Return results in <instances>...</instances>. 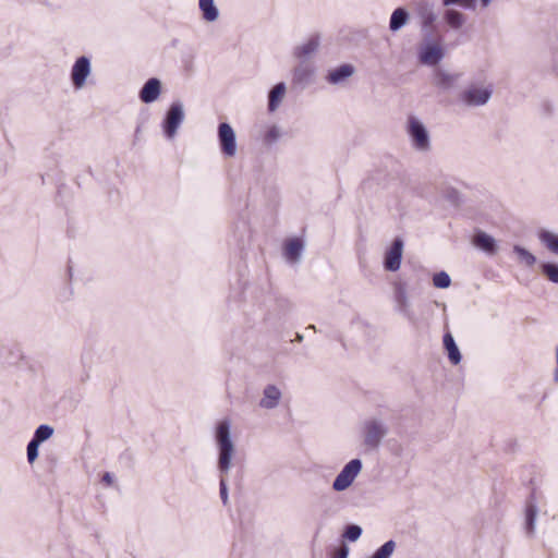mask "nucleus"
<instances>
[{"instance_id": "1", "label": "nucleus", "mask_w": 558, "mask_h": 558, "mask_svg": "<svg viewBox=\"0 0 558 558\" xmlns=\"http://www.w3.org/2000/svg\"><path fill=\"white\" fill-rule=\"evenodd\" d=\"M215 440L218 449V470L222 475L227 474L232 466V458L235 453V446L231 439V422L227 418L217 423Z\"/></svg>"}, {"instance_id": "6", "label": "nucleus", "mask_w": 558, "mask_h": 558, "mask_svg": "<svg viewBox=\"0 0 558 558\" xmlns=\"http://www.w3.org/2000/svg\"><path fill=\"white\" fill-rule=\"evenodd\" d=\"M408 134L411 138V144L414 149L418 151H427L430 148L429 134L424 124L415 117H410L408 120Z\"/></svg>"}, {"instance_id": "14", "label": "nucleus", "mask_w": 558, "mask_h": 558, "mask_svg": "<svg viewBox=\"0 0 558 558\" xmlns=\"http://www.w3.org/2000/svg\"><path fill=\"white\" fill-rule=\"evenodd\" d=\"M354 66L351 64H342L336 69H332L328 72L326 80L328 83L332 85H338L347 81L354 74Z\"/></svg>"}, {"instance_id": "25", "label": "nucleus", "mask_w": 558, "mask_h": 558, "mask_svg": "<svg viewBox=\"0 0 558 558\" xmlns=\"http://www.w3.org/2000/svg\"><path fill=\"white\" fill-rule=\"evenodd\" d=\"M458 80V75L437 70L434 76V84L442 89H450Z\"/></svg>"}, {"instance_id": "36", "label": "nucleus", "mask_w": 558, "mask_h": 558, "mask_svg": "<svg viewBox=\"0 0 558 558\" xmlns=\"http://www.w3.org/2000/svg\"><path fill=\"white\" fill-rule=\"evenodd\" d=\"M39 445H40V442H38L37 440H35L33 438L28 442V445H27V460H28L29 463H33L37 459Z\"/></svg>"}, {"instance_id": "21", "label": "nucleus", "mask_w": 558, "mask_h": 558, "mask_svg": "<svg viewBox=\"0 0 558 558\" xmlns=\"http://www.w3.org/2000/svg\"><path fill=\"white\" fill-rule=\"evenodd\" d=\"M198 7L204 21L213 23L219 19V10L214 0H198Z\"/></svg>"}, {"instance_id": "28", "label": "nucleus", "mask_w": 558, "mask_h": 558, "mask_svg": "<svg viewBox=\"0 0 558 558\" xmlns=\"http://www.w3.org/2000/svg\"><path fill=\"white\" fill-rule=\"evenodd\" d=\"M513 252L517 254L518 260H519L520 264L525 265L527 267H532V266H534L536 264L535 255H533L526 248H524V247H522L520 245H514L513 246Z\"/></svg>"}, {"instance_id": "2", "label": "nucleus", "mask_w": 558, "mask_h": 558, "mask_svg": "<svg viewBox=\"0 0 558 558\" xmlns=\"http://www.w3.org/2000/svg\"><path fill=\"white\" fill-rule=\"evenodd\" d=\"M493 84L474 82L469 84L460 95L461 101L469 107L486 105L493 95Z\"/></svg>"}, {"instance_id": "12", "label": "nucleus", "mask_w": 558, "mask_h": 558, "mask_svg": "<svg viewBox=\"0 0 558 558\" xmlns=\"http://www.w3.org/2000/svg\"><path fill=\"white\" fill-rule=\"evenodd\" d=\"M315 68L312 62L298 61L292 71V82L296 85H306L314 75Z\"/></svg>"}, {"instance_id": "3", "label": "nucleus", "mask_w": 558, "mask_h": 558, "mask_svg": "<svg viewBox=\"0 0 558 558\" xmlns=\"http://www.w3.org/2000/svg\"><path fill=\"white\" fill-rule=\"evenodd\" d=\"M417 57L424 65H437L445 57L442 39L424 37L418 46Z\"/></svg>"}, {"instance_id": "22", "label": "nucleus", "mask_w": 558, "mask_h": 558, "mask_svg": "<svg viewBox=\"0 0 558 558\" xmlns=\"http://www.w3.org/2000/svg\"><path fill=\"white\" fill-rule=\"evenodd\" d=\"M444 347L448 352L450 362L454 365L459 364L461 361V354L450 332H447L444 336Z\"/></svg>"}, {"instance_id": "39", "label": "nucleus", "mask_w": 558, "mask_h": 558, "mask_svg": "<svg viewBox=\"0 0 558 558\" xmlns=\"http://www.w3.org/2000/svg\"><path fill=\"white\" fill-rule=\"evenodd\" d=\"M102 482L106 483L107 485H111L113 483V476L111 473L109 472H106L104 475H102Z\"/></svg>"}, {"instance_id": "29", "label": "nucleus", "mask_w": 558, "mask_h": 558, "mask_svg": "<svg viewBox=\"0 0 558 558\" xmlns=\"http://www.w3.org/2000/svg\"><path fill=\"white\" fill-rule=\"evenodd\" d=\"M539 267L549 281L558 284V264L542 263Z\"/></svg>"}, {"instance_id": "37", "label": "nucleus", "mask_w": 558, "mask_h": 558, "mask_svg": "<svg viewBox=\"0 0 558 558\" xmlns=\"http://www.w3.org/2000/svg\"><path fill=\"white\" fill-rule=\"evenodd\" d=\"M349 554V547L342 543L338 548H336L332 553V558H347Z\"/></svg>"}, {"instance_id": "7", "label": "nucleus", "mask_w": 558, "mask_h": 558, "mask_svg": "<svg viewBox=\"0 0 558 558\" xmlns=\"http://www.w3.org/2000/svg\"><path fill=\"white\" fill-rule=\"evenodd\" d=\"M362 470V461L352 459L348 462L340 473L336 476L332 488L336 492H343L349 488Z\"/></svg>"}, {"instance_id": "33", "label": "nucleus", "mask_w": 558, "mask_h": 558, "mask_svg": "<svg viewBox=\"0 0 558 558\" xmlns=\"http://www.w3.org/2000/svg\"><path fill=\"white\" fill-rule=\"evenodd\" d=\"M281 137V131L279 126L271 125L265 133L264 140L266 143L271 144L277 142Z\"/></svg>"}, {"instance_id": "15", "label": "nucleus", "mask_w": 558, "mask_h": 558, "mask_svg": "<svg viewBox=\"0 0 558 558\" xmlns=\"http://www.w3.org/2000/svg\"><path fill=\"white\" fill-rule=\"evenodd\" d=\"M416 12L421 20L423 29L433 26L436 21V13L434 11L433 4L427 1H421L416 5Z\"/></svg>"}, {"instance_id": "5", "label": "nucleus", "mask_w": 558, "mask_h": 558, "mask_svg": "<svg viewBox=\"0 0 558 558\" xmlns=\"http://www.w3.org/2000/svg\"><path fill=\"white\" fill-rule=\"evenodd\" d=\"M185 112L184 106L180 100L173 101L166 112L162 121V131L168 140H173L178 133L179 128L184 121Z\"/></svg>"}, {"instance_id": "18", "label": "nucleus", "mask_w": 558, "mask_h": 558, "mask_svg": "<svg viewBox=\"0 0 558 558\" xmlns=\"http://www.w3.org/2000/svg\"><path fill=\"white\" fill-rule=\"evenodd\" d=\"M410 21V13L404 8H397L392 11L389 20V29L392 33L400 31Z\"/></svg>"}, {"instance_id": "30", "label": "nucleus", "mask_w": 558, "mask_h": 558, "mask_svg": "<svg viewBox=\"0 0 558 558\" xmlns=\"http://www.w3.org/2000/svg\"><path fill=\"white\" fill-rule=\"evenodd\" d=\"M53 434V428L50 425H39L34 434L33 439L37 440L38 442H44L45 440L49 439Z\"/></svg>"}, {"instance_id": "41", "label": "nucleus", "mask_w": 558, "mask_h": 558, "mask_svg": "<svg viewBox=\"0 0 558 558\" xmlns=\"http://www.w3.org/2000/svg\"><path fill=\"white\" fill-rule=\"evenodd\" d=\"M493 0H481V4L483 8H487L490 3H492Z\"/></svg>"}, {"instance_id": "32", "label": "nucleus", "mask_w": 558, "mask_h": 558, "mask_svg": "<svg viewBox=\"0 0 558 558\" xmlns=\"http://www.w3.org/2000/svg\"><path fill=\"white\" fill-rule=\"evenodd\" d=\"M361 535H362L361 526H359L356 524H350L345 527L342 536L350 542H355L360 538Z\"/></svg>"}, {"instance_id": "27", "label": "nucleus", "mask_w": 558, "mask_h": 558, "mask_svg": "<svg viewBox=\"0 0 558 558\" xmlns=\"http://www.w3.org/2000/svg\"><path fill=\"white\" fill-rule=\"evenodd\" d=\"M536 514V505L534 502H529L525 510V530L529 535H533L534 533Z\"/></svg>"}, {"instance_id": "40", "label": "nucleus", "mask_w": 558, "mask_h": 558, "mask_svg": "<svg viewBox=\"0 0 558 558\" xmlns=\"http://www.w3.org/2000/svg\"><path fill=\"white\" fill-rule=\"evenodd\" d=\"M557 368L555 372V379L558 380V345L556 348Z\"/></svg>"}, {"instance_id": "11", "label": "nucleus", "mask_w": 558, "mask_h": 558, "mask_svg": "<svg viewBox=\"0 0 558 558\" xmlns=\"http://www.w3.org/2000/svg\"><path fill=\"white\" fill-rule=\"evenodd\" d=\"M403 253V241L400 238L393 240L385 253L384 266L386 270L397 271L400 269Z\"/></svg>"}, {"instance_id": "35", "label": "nucleus", "mask_w": 558, "mask_h": 558, "mask_svg": "<svg viewBox=\"0 0 558 558\" xmlns=\"http://www.w3.org/2000/svg\"><path fill=\"white\" fill-rule=\"evenodd\" d=\"M445 7L460 5L464 9H475V0H442Z\"/></svg>"}, {"instance_id": "10", "label": "nucleus", "mask_w": 558, "mask_h": 558, "mask_svg": "<svg viewBox=\"0 0 558 558\" xmlns=\"http://www.w3.org/2000/svg\"><path fill=\"white\" fill-rule=\"evenodd\" d=\"M92 66L90 60L82 56L76 59L71 70V81L76 89L85 86L87 77L90 75Z\"/></svg>"}, {"instance_id": "24", "label": "nucleus", "mask_w": 558, "mask_h": 558, "mask_svg": "<svg viewBox=\"0 0 558 558\" xmlns=\"http://www.w3.org/2000/svg\"><path fill=\"white\" fill-rule=\"evenodd\" d=\"M396 303H397L398 311L402 315H404L407 317L411 316L409 295L402 286H399L396 289Z\"/></svg>"}, {"instance_id": "8", "label": "nucleus", "mask_w": 558, "mask_h": 558, "mask_svg": "<svg viewBox=\"0 0 558 558\" xmlns=\"http://www.w3.org/2000/svg\"><path fill=\"white\" fill-rule=\"evenodd\" d=\"M319 46L320 37L318 35H312L293 48L292 56L298 61L311 62V59L318 51Z\"/></svg>"}, {"instance_id": "16", "label": "nucleus", "mask_w": 558, "mask_h": 558, "mask_svg": "<svg viewBox=\"0 0 558 558\" xmlns=\"http://www.w3.org/2000/svg\"><path fill=\"white\" fill-rule=\"evenodd\" d=\"M473 244L490 255L497 252L496 240L484 231L475 232Z\"/></svg>"}, {"instance_id": "19", "label": "nucleus", "mask_w": 558, "mask_h": 558, "mask_svg": "<svg viewBox=\"0 0 558 558\" xmlns=\"http://www.w3.org/2000/svg\"><path fill=\"white\" fill-rule=\"evenodd\" d=\"M281 398V391L277 386H266L259 405L265 409H274L278 405Z\"/></svg>"}, {"instance_id": "34", "label": "nucleus", "mask_w": 558, "mask_h": 558, "mask_svg": "<svg viewBox=\"0 0 558 558\" xmlns=\"http://www.w3.org/2000/svg\"><path fill=\"white\" fill-rule=\"evenodd\" d=\"M395 548L396 543L393 541H388L384 545H381L375 553L379 555L381 558H390Z\"/></svg>"}, {"instance_id": "9", "label": "nucleus", "mask_w": 558, "mask_h": 558, "mask_svg": "<svg viewBox=\"0 0 558 558\" xmlns=\"http://www.w3.org/2000/svg\"><path fill=\"white\" fill-rule=\"evenodd\" d=\"M218 140L220 143L221 151L227 157H233L236 154L235 132L232 126L222 122L218 126Z\"/></svg>"}, {"instance_id": "13", "label": "nucleus", "mask_w": 558, "mask_h": 558, "mask_svg": "<svg viewBox=\"0 0 558 558\" xmlns=\"http://www.w3.org/2000/svg\"><path fill=\"white\" fill-rule=\"evenodd\" d=\"M161 93V83L158 78H149L140 92V99L144 104L156 101Z\"/></svg>"}, {"instance_id": "38", "label": "nucleus", "mask_w": 558, "mask_h": 558, "mask_svg": "<svg viewBox=\"0 0 558 558\" xmlns=\"http://www.w3.org/2000/svg\"><path fill=\"white\" fill-rule=\"evenodd\" d=\"M219 486H220L221 500H222L223 505H227L228 504V486H227V482L223 476L220 480Z\"/></svg>"}, {"instance_id": "26", "label": "nucleus", "mask_w": 558, "mask_h": 558, "mask_svg": "<svg viewBox=\"0 0 558 558\" xmlns=\"http://www.w3.org/2000/svg\"><path fill=\"white\" fill-rule=\"evenodd\" d=\"M538 239L549 252L558 255V234L548 230H542L538 233Z\"/></svg>"}, {"instance_id": "4", "label": "nucleus", "mask_w": 558, "mask_h": 558, "mask_svg": "<svg viewBox=\"0 0 558 558\" xmlns=\"http://www.w3.org/2000/svg\"><path fill=\"white\" fill-rule=\"evenodd\" d=\"M363 442L367 449L376 450L387 435V426L380 418L372 417L363 423Z\"/></svg>"}, {"instance_id": "20", "label": "nucleus", "mask_w": 558, "mask_h": 558, "mask_svg": "<svg viewBox=\"0 0 558 558\" xmlns=\"http://www.w3.org/2000/svg\"><path fill=\"white\" fill-rule=\"evenodd\" d=\"M303 242L298 239L289 240L284 245V256L290 263H298L301 258L303 251Z\"/></svg>"}, {"instance_id": "31", "label": "nucleus", "mask_w": 558, "mask_h": 558, "mask_svg": "<svg viewBox=\"0 0 558 558\" xmlns=\"http://www.w3.org/2000/svg\"><path fill=\"white\" fill-rule=\"evenodd\" d=\"M450 283H451V279H450L449 275L445 271L437 272L433 277V284L436 288L446 289L450 286Z\"/></svg>"}, {"instance_id": "23", "label": "nucleus", "mask_w": 558, "mask_h": 558, "mask_svg": "<svg viewBox=\"0 0 558 558\" xmlns=\"http://www.w3.org/2000/svg\"><path fill=\"white\" fill-rule=\"evenodd\" d=\"M444 20L453 29L461 28L466 21L465 15L454 9H447L444 13Z\"/></svg>"}, {"instance_id": "42", "label": "nucleus", "mask_w": 558, "mask_h": 558, "mask_svg": "<svg viewBox=\"0 0 558 558\" xmlns=\"http://www.w3.org/2000/svg\"><path fill=\"white\" fill-rule=\"evenodd\" d=\"M296 339H298L299 341H301V340L303 339L302 335H298V336H296Z\"/></svg>"}, {"instance_id": "17", "label": "nucleus", "mask_w": 558, "mask_h": 558, "mask_svg": "<svg viewBox=\"0 0 558 558\" xmlns=\"http://www.w3.org/2000/svg\"><path fill=\"white\" fill-rule=\"evenodd\" d=\"M287 93V86L280 82L276 84L268 94V111L275 112L281 105Z\"/></svg>"}]
</instances>
